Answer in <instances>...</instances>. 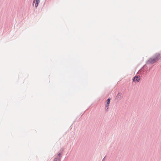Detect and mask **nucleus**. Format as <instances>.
I'll list each match as a JSON object with an SVG mask.
<instances>
[{
    "instance_id": "obj_1",
    "label": "nucleus",
    "mask_w": 161,
    "mask_h": 161,
    "mask_svg": "<svg viewBox=\"0 0 161 161\" xmlns=\"http://www.w3.org/2000/svg\"><path fill=\"white\" fill-rule=\"evenodd\" d=\"M161 58L160 53H156L146 62L147 64H153L159 60Z\"/></svg>"
},
{
    "instance_id": "obj_2",
    "label": "nucleus",
    "mask_w": 161,
    "mask_h": 161,
    "mask_svg": "<svg viewBox=\"0 0 161 161\" xmlns=\"http://www.w3.org/2000/svg\"><path fill=\"white\" fill-rule=\"evenodd\" d=\"M144 65L138 72V73L141 75H144L146 73L147 71L145 69Z\"/></svg>"
},
{
    "instance_id": "obj_3",
    "label": "nucleus",
    "mask_w": 161,
    "mask_h": 161,
    "mask_svg": "<svg viewBox=\"0 0 161 161\" xmlns=\"http://www.w3.org/2000/svg\"><path fill=\"white\" fill-rule=\"evenodd\" d=\"M140 76L139 75H136L132 79L133 81L134 82H138L140 80Z\"/></svg>"
},
{
    "instance_id": "obj_4",
    "label": "nucleus",
    "mask_w": 161,
    "mask_h": 161,
    "mask_svg": "<svg viewBox=\"0 0 161 161\" xmlns=\"http://www.w3.org/2000/svg\"><path fill=\"white\" fill-rule=\"evenodd\" d=\"M122 93L120 92H119L117 94L116 97L115 99L116 100H119L122 98Z\"/></svg>"
},
{
    "instance_id": "obj_5",
    "label": "nucleus",
    "mask_w": 161,
    "mask_h": 161,
    "mask_svg": "<svg viewBox=\"0 0 161 161\" xmlns=\"http://www.w3.org/2000/svg\"><path fill=\"white\" fill-rule=\"evenodd\" d=\"M40 2V0H34L33 3L34 4L35 3V6L37 7Z\"/></svg>"
},
{
    "instance_id": "obj_6",
    "label": "nucleus",
    "mask_w": 161,
    "mask_h": 161,
    "mask_svg": "<svg viewBox=\"0 0 161 161\" xmlns=\"http://www.w3.org/2000/svg\"><path fill=\"white\" fill-rule=\"evenodd\" d=\"M110 98H108L106 101V103L107 104L106 105V108H107V107H108L109 104L110 103Z\"/></svg>"
},
{
    "instance_id": "obj_7",
    "label": "nucleus",
    "mask_w": 161,
    "mask_h": 161,
    "mask_svg": "<svg viewBox=\"0 0 161 161\" xmlns=\"http://www.w3.org/2000/svg\"><path fill=\"white\" fill-rule=\"evenodd\" d=\"M62 156V153H59L58 155V156L56 157V158H59L61 160V158Z\"/></svg>"
},
{
    "instance_id": "obj_8",
    "label": "nucleus",
    "mask_w": 161,
    "mask_h": 161,
    "mask_svg": "<svg viewBox=\"0 0 161 161\" xmlns=\"http://www.w3.org/2000/svg\"><path fill=\"white\" fill-rule=\"evenodd\" d=\"M61 160L58 158H55L53 160V161H60Z\"/></svg>"
},
{
    "instance_id": "obj_9",
    "label": "nucleus",
    "mask_w": 161,
    "mask_h": 161,
    "mask_svg": "<svg viewBox=\"0 0 161 161\" xmlns=\"http://www.w3.org/2000/svg\"><path fill=\"white\" fill-rule=\"evenodd\" d=\"M108 107H107V108H106V111H107L108 109Z\"/></svg>"
},
{
    "instance_id": "obj_10",
    "label": "nucleus",
    "mask_w": 161,
    "mask_h": 161,
    "mask_svg": "<svg viewBox=\"0 0 161 161\" xmlns=\"http://www.w3.org/2000/svg\"><path fill=\"white\" fill-rule=\"evenodd\" d=\"M104 159H105V157L103 158V160L102 161H103V160H104Z\"/></svg>"
},
{
    "instance_id": "obj_11",
    "label": "nucleus",
    "mask_w": 161,
    "mask_h": 161,
    "mask_svg": "<svg viewBox=\"0 0 161 161\" xmlns=\"http://www.w3.org/2000/svg\"><path fill=\"white\" fill-rule=\"evenodd\" d=\"M63 150H63V149L62 150V151H63Z\"/></svg>"
}]
</instances>
